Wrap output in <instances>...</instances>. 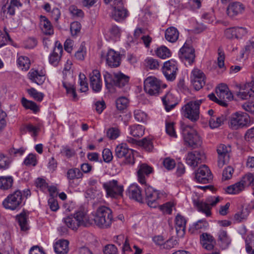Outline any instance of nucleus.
<instances>
[{"label":"nucleus","mask_w":254,"mask_h":254,"mask_svg":"<svg viewBox=\"0 0 254 254\" xmlns=\"http://www.w3.org/2000/svg\"><path fill=\"white\" fill-rule=\"evenodd\" d=\"M128 104V100L125 97L119 98L116 100V107L118 110L123 111L126 109Z\"/></svg>","instance_id":"obj_50"},{"label":"nucleus","mask_w":254,"mask_h":254,"mask_svg":"<svg viewBox=\"0 0 254 254\" xmlns=\"http://www.w3.org/2000/svg\"><path fill=\"white\" fill-rule=\"evenodd\" d=\"M179 32L177 28L174 27H170L167 29L165 31L166 39L171 43L176 42L179 37Z\"/></svg>","instance_id":"obj_35"},{"label":"nucleus","mask_w":254,"mask_h":254,"mask_svg":"<svg viewBox=\"0 0 254 254\" xmlns=\"http://www.w3.org/2000/svg\"><path fill=\"white\" fill-rule=\"evenodd\" d=\"M28 94L37 101H41L43 100L44 95L43 93L38 92L35 89L31 88L27 90Z\"/></svg>","instance_id":"obj_53"},{"label":"nucleus","mask_w":254,"mask_h":254,"mask_svg":"<svg viewBox=\"0 0 254 254\" xmlns=\"http://www.w3.org/2000/svg\"><path fill=\"white\" fill-rule=\"evenodd\" d=\"M251 123L249 115L244 112H236L230 118L229 127L234 130H237L247 127Z\"/></svg>","instance_id":"obj_6"},{"label":"nucleus","mask_w":254,"mask_h":254,"mask_svg":"<svg viewBox=\"0 0 254 254\" xmlns=\"http://www.w3.org/2000/svg\"><path fill=\"white\" fill-rule=\"evenodd\" d=\"M17 64L22 70H27L30 65L29 58L25 56H20L17 60Z\"/></svg>","instance_id":"obj_44"},{"label":"nucleus","mask_w":254,"mask_h":254,"mask_svg":"<svg viewBox=\"0 0 254 254\" xmlns=\"http://www.w3.org/2000/svg\"><path fill=\"white\" fill-rule=\"evenodd\" d=\"M217 64L219 68L224 66L225 54L222 49L219 47L218 49Z\"/></svg>","instance_id":"obj_56"},{"label":"nucleus","mask_w":254,"mask_h":254,"mask_svg":"<svg viewBox=\"0 0 254 254\" xmlns=\"http://www.w3.org/2000/svg\"><path fill=\"white\" fill-rule=\"evenodd\" d=\"M93 221L101 228L110 227L113 221L112 211L104 206L99 207L96 210Z\"/></svg>","instance_id":"obj_2"},{"label":"nucleus","mask_w":254,"mask_h":254,"mask_svg":"<svg viewBox=\"0 0 254 254\" xmlns=\"http://www.w3.org/2000/svg\"><path fill=\"white\" fill-rule=\"evenodd\" d=\"M23 163L27 166H36L37 164V159L35 155L33 154H29L25 159Z\"/></svg>","instance_id":"obj_55"},{"label":"nucleus","mask_w":254,"mask_h":254,"mask_svg":"<svg viewBox=\"0 0 254 254\" xmlns=\"http://www.w3.org/2000/svg\"><path fill=\"white\" fill-rule=\"evenodd\" d=\"M146 66L150 69H156L159 67V63L157 60L152 58H148L145 60Z\"/></svg>","instance_id":"obj_52"},{"label":"nucleus","mask_w":254,"mask_h":254,"mask_svg":"<svg viewBox=\"0 0 254 254\" xmlns=\"http://www.w3.org/2000/svg\"><path fill=\"white\" fill-rule=\"evenodd\" d=\"M174 123H166V131L167 133L170 136L176 138L177 137V134L175 131Z\"/></svg>","instance_id":"obj_57"},{"label":"nucleus","mask_w":254,"mask_h":254,"mask_svg":"<svg viewBox=\"0 0 254 254\" xmlns=\"http://www.w3.org/2000/svg\"><path fill=\"white\" fill-rule=\"evenodd\" d=\"M13 180L11 177H0V189L7 190L11 188Z\"/></svg>","instance_id":"obj_39"},{"label":"nucleus","mask_w":254,"mask_h":254,"mask_svg":"<svg viewBox=\"0 0 254 254\" xmlns=\"http://www.w3.org/2000/svg\"><path fill=\"white\" fill-rule=\"evenodd\" d=\"M218 242L223 249L227 248L231 242V240L227 234V231L220 230L218 232Z\"/></svg>","instance_id":"obj_32"},{"label":"nucleus","mask_w":254,"mask_h":254,"mask_svg":"<svg viewBox=\"0 0 254 254\" xmlns=\"http://www.w3.org/2000/svg\"><path fill=\"white\" fill-rule=\"evenodd\" d=\"M220 201L219 196H210L203 201L194 200V204L198 211L201 212L209 217L211 215V210L212 207L215 206Z\"/></svg>","instance_id":"obj_8"},{"label":"nucleus","mask_w":254,"mask_h":254,"mask_svg":"<svg viewBox=\"0 0 254 254\" xmlns=\"http://www.w3.org/2000/svg\"><path fill=\"white\" fill-rule=\"evenodd\" d=\"M87 210L84 207H80L74 213L80 227H87L92 225L93 219L87 213Z\"/></svg>","instance_id":"obj_15"},{"label":"nucleus","mask_w":254,"mask_h":254,"mask_svg":"<svg viewBox=\"0 0 254 254\" xmlns=\"http://www.w3.org/2000/svg\"><path fill=\"white\" fill-rule=\"evenodd\" d=\"M161 87L165 88L166 85H162L161 81L155 77H148L144 81V91L150 95H158L160 92Z\"/></svg>","instance_id":"obj_10"},{"label":"nucleus","mask_w":254,"mask_h":254,"mask_svg":"<svg viewBox=\"0 0 254 254\" xmlns=\"http://www.w3.org/2000/svg\"><path fill=\"white\" fill-rule=\"evenodd\" d=\"M90 85L92 90L95 92H99L101 91L102 86V82L101 78V74L99 70H93L89 74Z\"/></svg>","instance_id":"obj_22"},{"label":"nucleus","mask_w":254,"mask_h":254,"mask_svg":"<svg viewBox=\"0 0 254 254\" xmlns=\"http://www.w3.org/2000/svg\"><path fill=\"white\" fill-rule=\"evenodd\" d=\"M184 144L191 149L201 146L202 141L198 132L192 127L187 126L182 128Z\"/></svg>","instance_id":"obj_1"},{"label":"nucleus","mask_w":254,"mask_h":254,"mask_svg":"<svg viewBox=\"0 0 254 254\" xmlns=\"http://www.w3.org/2000/svg\"><path fill=\"white\" fill-rule=\"evenodd\" d=\"M155 53L157 57L162 59L169 58L171 55L170 50L164 46L158 48L155 51Z\"/></svg>","instance_id":"obj_42"},{"label":"nucleus","mask_w":254,"mask_h":254,"mask_svg":"<svg viewBox=\"0 0 254 254\" xmlns=\"http://www.w3.org/2000/svg\"><path fill=\"white\" fill-rule=\"evenodd\" d=\"M22 192L17 190L8 194L2 201V205L6 209L15 210L22 206Z\"/></svg>","instance_id":"obj_7"},{"label":"nucleus","mask_w":254,"mask_h":254,"mask_svg":"<svg viewBox=\"0 0 254 254\" xmlns=\"http://www.w3.org/2000/svg\"><path fill=\"white\" fill-rule=\"evenodd\" d=\"M246 251L249 254H254V235L247 236L245 240Z\"/></svg>","instance_id":"obj_45"},{"label":"nucleus","mask_w":254,"mask_h":254,"mask_svg":"<svg viewBox=\"0 0 254 254\" xmlns=\"http://www.w3.org/2000/svg\"><path fill=\"white\" fill-rule=\"evenodd\" d=\"M203 101V99L190 101L182 108L184 116L192 121H196L199 118V106Z\"/></svg>","instance_id":"obj_9"},{"label":"nucleus","mask_w":254,"mask_h":254,"mask_svg":"<svg viewBox=\"0 0 254 254\" xmlns=\"http://www.w3.org/2000/svg\"><path fill=\"white\" fill-rule=\"evenodd\" d=\"M63 86L66 89V92L67 96L72 101H77L78 100V97L76 94L75 88L74 85L70 84H66L64 82H63Z\"/></svg>","instance_id":"obj_36"},{"label":"nucleus","mask_w":254,"mask_h":254,"mask_svg":"<svg viewBox=\"0 0 254 254\" xmlns=\"http://www.w3.org/2000/svg\"><path fill=\"white\" fill-rule=\"evenodd\" d=\"M153 171V169L147 164L144 163L140 165L137 171L138 180L140 183L145 184V176H148Z\"/></svg>","instance_id":"obj_27"},{"label":"nucleus","mask_w":254,"mask_h":254,"mask_svg":"<svg viewBox=\"0 0 254 254\" xmlns=\"http://www.w3.org/2000/svg\"><path fill=\"white\" fill-rule=\"evenodd\" d=\"M21 103L25 108L30 109L34 112H37L39 110L38 106L35 102L27 100L25 98H22Z\"/></svg>","instance_id":"obj_47"},{"label":"nucleus","mask_w":254,"mask_h":254,"mask_svg":"<svg viewBox=\"0 0 254 254\" xmlns=\"http://www.w3.org/2000/svg\"><path fill=\"white\" fill-rule=\"evenodd\" d=\"M113 81L114 85L119 87H122L127 84L129 81V77L122 72L114 73Z\"/></svg>","instance_id":"obj_30"},{"label":"nucleus","mask_w":254,"mask_h":254,"mask_svg":"<svg viewBox=\"0 0 254 254\" xmlns=\"http://www.w3.org/2000/svg\"><path fill=\"white\" fill-rule=\"evenodd\" d=\"M105 81L107 88L109 90V91L113 92L114 84L113 81L112 75L110 74L106 75L105 76Z\"/></svg>","instance_id":"obj_62"},{"label":"nucleus","mask_w":254,"mask_h":254,"mask_svg":"<svg viewBox=\"0 0 254 254\" xmlns=\"http://www.w3.org/2000/svg\"><path fill=\"white\" fill-rule=\"evenodd\" d=\"M226 120V117L224 115H221L219 117H211L209 120V126L212 128H217L222 125Z\"/></svg>","instance_id":"obj_38"},{"label":"nucleus","mask_w":254,"mask_h":254,"mask_svg":"<svg viewBox=\"0 0 254 254\" xmlns=\"http://www.w3.org/2000/svg\"><path fill=\"white\" fill-rule=\"evenodd\" d=\"M237 97L242 100L254 98V81H251L240 86V91L236 94Z\"/></svg>","instance_id":"obj_17"},{"label":"nucleus","mask_w":254,"mask_h":254,"mask_svg":"<svg viewBox=\"0 0 254 254\" xmlns=\"http://www.w3.org/2000/svg\"><path fill=\"white\" fill-rule=\"evenodd\" d=\"M40 27L43 34L52 35L54 34V28L51 21L45 16H40Z\"/></svg>","instance_id":"obj_26"},{"label":"nucleus","mask_w":254,"mask_h":254,"mask_svg":"<svg viewBox=\"0 0 254 254\" xmlns=\"http://www.w3.org/2000/svg\"><path fill=\"white\" fill-rule=\"evenodd\" d=\"M216 93L217 97L212 93L208 95V97L210 100L223 107H227L228 102L231 101L233 97L228 86L224 84L219 85L216 89Z\"/></svg>","instance_id":"obj_3"},{"label":"nucleus","mask_w":254,"mask_h":254,"mask_svg":"<svg viewBox=\"0 0 254 254\" xmlns=\"http://www.w3.org/2000/svg\"><path fill=\"white\" fill-rule=\"evenodd\" d=\"M101 58L105 59L109 66L111 67H116L120 65L121 63V57L120 54L113 50H110L106 54L105 57L101 55Z\"/></svg>","instance_id":"obj_21"},{"label":"nucleus","mask_w":254,"mask_h":254,"mask_svg":"<svg viewBox=\"0 0 254 254\" xmlns=\"http://www.w3.org/2000/svg\"><path fill=\"white\" fill-rule=\"evenodd\" d=\"M16 219L22 231H26L29 229L27 223L28 215L24 211L18 215Z\"/></svg>","instance_id":"obj_37"},{"label":"nucleus","mask_w":254,"mask_h":254,"mask_svg":"<svg viewBox=\"0 0 254 254\" xmlns=\"http://www.w3.org/2000/svg\"><path fill=\"white\" fill-rule=\"evenodd\" d=\"M179 55L182 60H185L189 64H191L195 59L194 49L185 43L180 49Z\"/></svg>","instance_id":"obj_20"},{"label":"nucleus","mask_w":254,"mask_h":254,"mask_svg":"<svg viewBox=\"0 0 254 254\" xmlns=\"http://www.w3.org/2000/svg\"><path fill=\"white\" fill-rule=\"evenodd\" d=\"M70 32L72 36L76 35L81 29V24L77 21H74L70 24Z\"/></svg>","instance_id":"obj_58"},{"label":"nucleus","mask_w":254,"mask_h":254,"mask_svg":"<svg viewBox=\"0 0 254 254\" xmlns=\"http://www.w3.org/2000/svg\"><path fill=\"white\" fill-rule=\"evenodd\" d=\"M195 178L198 182L206 184L212 179V175L208 167L203 165L195 172Z\"/></svg>","instance_id":"obj_18"},{"label":"nucleus","mask_w":254,"mask_h":254,"mask_svg":"<svg viewBox=\"0 0 254 254\" xmlns=\"http://www.w3.org/2000/svg\"><path fill=\"white\" fill-rule=\"evenodd\" d=\"M177 70V62L175 61L171 60L164 63L162 71L168 80L173 81L176 78Z\"/></svg>","instance_id":"obj_14"},{"label":"nucleus","mask_w":254,"mask_h":254,"mask_svg":"<svg viewBox=\"0 0 254 254\" xmlns=\"http://www.w3.org/2000/svg\"><path fill=\"white\" fill-rule=\"evenodd\" d=\"M103 160L107 163H109L113 159V155L111 151L108 148L104 149L102 151Z\"/></svg>","instance_id":"obj_60"},{"label":"nucleus","mask_w":254,"mask_h":254,"mask_svg":"<svg viewBox=\"0 0 254 254\" xmlns=\"http://www.w3.org/2000/svg\"><path fill=\"white\" fill-rule=\"evenodd\" d=\"M62 52L63 46L61 43L57 41L53 52L49 56L50 63L54 66L57 65L60 60Z\"/></svg>","instance_id":"obj_24"},{"label":"nucleus","mask_w":254,"mask_h":254,"mask_svg":"<svg viewBox=\"0 0 254 254\" xmlns=\"http://www.w3.org/2000/svg\"><path fill=\"white\" fill-rule=\"evenodd\" d=\"M176 230L177 235L179 237H183L185 233L186 220L181 215H177L176 219Z\"/></svg>","instance_id":"obj_29"},{"label":"nucleus","mask_w":254,"mask_h":254,"mask_svg":"<svg viewBox=\"0 0 254 254\" xmlns=\"http://www.w3.org/2000/svg\"><path fill=\"white\" fill-rule=\"evenodd\" d=\"M244 188L251 185L254 186V177L252 174L248 173L245 175L240 181Z\"/></svg>","instance_id":"obj_48"},{"label":"nucleus","mask_w":254,"mask_h":254,"mask_svg":"<svg viewBox=\"0 0 254 254\" xmlns=\"http://www.w3.org/2000/svg\"><path fill=\"white\" fill-rule=\"evenodd\" d=\"M205 159V154L201 151H190L187 153L186 161L188 165L195 168Z\"/></svg>","instance_id":"obj_13"},{"label":"nucleus","mask_w":254,"mask_h":254,"mask_svg":"<svg viewBox=\"0 0 254 254\" xmlns=\"http://www.w3.org/2000/svg\"><path fill=\"white\" fill-rule=\"evenodd\" d=\"M115 156L118 158H124L121 165H133L135 163L133 150L128 148L126 143H121L115 149Z\"/></svg>","instance_id":"obj_5"},{"label":"nucleus","mask_w":254,"mask_h":254,"mask_svg":"<svg viewBox=\"0 0 254 254\" xmlns=\"http://www.w3.org/2000/svg\"><path fill=\"white\" fill-rule=\"evenodd\" d=\"M63 222L68 228L73 231H76L80 227L74 213L64 218Z\"/></svg>","instance_id":"obj_34"},{"label":"nucleus","mask_w":254,"mask_h":254,"mask_svg":"<svg viewBox=\"0 0 254 254\" xmlns=\"http://www.w3.org/2000/svg\"><path fill=\"white\" fill-rule=\"evenodd\" d=\"M200 242L203 248L207 250H212L215 243L213 237L207 233H203L201 235Z\"/></svg>","instance_id":"obj_31"},{"label":"nucleus","mask_w":254,"mask_h":254,"mask_svg":"<svg viewBox=\"0 0 254 254\" xmlns=\"http://www.w3.org/2000/svg\"><path fill=\"white\" fill-rule=\"evenodd\" d=\"M119 130L114 127L109 129L107 132V136L111 139L117 138L119 136Z\"/></svg>","instance_id":"obj_61"},{"label":"nucleus","mask_w":254,"mask_h":254,"mask_svg":"<svg viewBox=\"0 0 254 254\" xmlns=\"http://www.w3.org/2000/svg\"><path fill=\"white\" fill-rule=\"evenodd\" d=\"M79 84L80 86V90L81 92H86L88 90V83L86 81V77L84 74L80 73L79 75Z\"/></svg>","instance_id":"obj_54"},{"label":"nucleus","mask_w":254,"mask_h":254,"mask_svg":"<svg viewBox=\"0 0 254 254\" xmlns=\"http://www.w3.org/2000/svg\"><path fill=\"white\" fill-rule=\"evenodd\" d=\"M28 78L34 83L40 85L45 81V75L42 71H39L33 68L30 69L28 73Z\"/></svg>","instance_id":"obj_25"},{"label":"nucleus","mask_w":254,"mask_h":254,"mask_svg":"<svg viewBox=\"0 0 254 254\" xmlns=\"http://www.w3.org/2000/svg\"><path fill=\"white\" fill-rule=\"evenodd\" d=\"M172 95L170 93H167L165 96L162 97V100L163 105L167 112L170 111L172 109L174 108L176 105V104L172 103Z\"/></svg>","instance_id":"obj_41"},{"label":"nucleus","mask_w":254,"mask_h":254,"mask_svg":"<svg viewBox=\"0 0 254 254\" xmlns=\"http://www.w3.org/2000/svg\"><path fill=\"white\" fill-rule=\"evenodd\" d=\"M138 145L143 147L147 151H152L153 147L152 141L146 137L139 140Z\"/></svg>","instance_id":"obj_49"},{"label":"nucleus","mask_w":254,"mask_h":254,"mask_svg":"<svg viewBox=\"0 0 254 254\" xmlns=\"http://www.w3.org/2000/svg\"><path fill=\"white\" fill-rule=\"evenodd\" d=\"M233 172V169L230 166H228L223 170L222 179L227 180L231 178Z\"/></svg>","instance_id":"obj_63"},{"label":"nucleus","mask_w":254,"mask_h":254,"mask_svg":"<svg viewBox=\"0 0 254 254\" xmlns=\"http://www.w3.org/2000/svg\"><path fill=\"white\" fill-rule=\"evenodd\" d=\"M245 10V6L240 2H230L227 8V13L230 17H234L242 14Z\"/></svg>","instance_id":"obj_23"},{"label":"nucleus","mask_w":254,"mask_h":254,"mask_svg":"<svg viewBox=\"0 0 254 254\" xmlns=\"http://www.w3.org/2000/svg\"><path fill=\"white\" fill-rule=\"evenodd\" d=\"M144 191L145 200L148 205L150 207H156L158 205L157 201L159 197L158 192L149 186H146Z\"/></svg>","instance_id":"obj_19"},{"label":"nucleus","mask_w":254,"mask_h":254,"mask_svg":"<svg viewBox=\"0 0 254 254\" xmlns=\"http://www.w3.org/2000/svg\"><path fill=\"white\" fill-rule=\"evenodd\" d=\"M112 8L110 16L117 22L124 20L128 15V11L124 7L123 0H104Z\"/></svg>","instance_id":"obj_4"},{"label":"nucleus","mask_w":254,"mask_h":254,"mask_svg":"<svg viewBox=\"0 0 254 254\" xmlns=\"http://www.w3.org/2000/svg\"><path fill=\"white\" fill-rule=\"evenodd\" d=\"M129 197L138 202H143V197L140 188L136 185L132 184L128 189Z\"/></svg>","instance_id":"obj_28"},{"label":"nucleus","mask_w":254,"mask_h":254,"mask_svg":"<svg viewBox=\"0 0 254 254\" xmlns=\"http://www.w3.org/2000/svg\"><path fill=\"white\" fill-rule=\"evenodd\" d=\"M68 241L61 240L57 242L54 245L55 252L57 254H66L68 251Z\"/></svg>","instance_id":"obj_33"},{"label":"nucleus","mask_w":254,"mask_h":254,"mask_svg":"<svg viewBox=\"0 0 254 254\" xmlns=\"http://www.w3.org/2000/svg\"><path fill=\"white\" fill-rule=\"evenodd\" d=\"M242 108L246 111L254 115V101L244 103L242 105Z\"/></svg>","instance_id":"obj_64"},{"label":"nucleus","mask_w":254,"mask_h":254,"mask_svg":"<svg viewBox=\"0 0 254 254\" xmlns=\"http://www.w3.org/2000/svg\"><path fill=\"white\" fill-rule=\"evenodd\" d=\"M249 213L247 210H242L238 211L234 215V220L237 223H241L246 221L248 217Z\"/></svg>","instance_id":"obj_46"},{"label":"nucleus","mask_w":254,"mask_h":254,"mask_svg":"<svg viewBox=\"0 0 254 254\" xmlns=\"http://www.w3.org/2000/svg\"><path fill=\"white\" fill-rule=\"evenodd\" d=\"M231 150V147L225 144H221L217 147L218 166L219 168H222L229 162Z\"/></svg>","instance_id":"obj_16"},{"label":"nucleus","mask_w":254,"mask_h":254,"mask_svg":"<svg viewBox=\"0 0 254 254\" xmlns=\"http://www.w3.org/2000/svg\"><path fill=\"white\" fill-rule=\"evenodd\" d=\"M134 118L138 122H145L147 119V115L143 111L138 110L134 111Z\"/></svg>","instance_id":"obj_59"},{"label":"nucleus","mask_w":254,"mask_h":254,"mask_svg":"<svg viewBox=\"0 0 254 254\" xmlns=\"http://www.w3.org/2000/svg\"><path fill=\"white\" fill-rule=\"evenodd\" d=\"M38 129L39 128L38 127L29 124L26 125L24 127H21L20 128V131L22 133H25V130H27L29 132L32 133V135L33 136L35 137L37 135Z\"/></svg>","instance_id":"obj_51"},{"label":"nucleus","mask_w":254,"mask_h":254,"mask_svg":"<svg viewBox=\"0 0 254 254\" xmlns=\"http://www.w3.org/2000/svg\"><path fill=\"white\" fill-rule=\"evenodd\" d=\"M190 79L196 90L202 88L206 83V77L204 73L198 68H194L192 70Z\"/></svg>","instance_id":"obj_12"},{"label":"nucleus","mask_w":254,"mask_h":254,"mask_svg":"<svg viewBox=\"0 0 254 254\" xmlns=\"http://www.w3.org/2000/svg\"><path fill=\"white\" fill-rule=\"evenodd\" d=\"M130 134L134 137H140L144 133V127L139 125L130 126Z\"/></svg>","instance_id":"obj_40"},{"label":"nucleus","mask_w":254,"mask_h":254,"mask_svg":"<svg viewBox=\"0 0 254 254\" xmlns=\"http://www.w3.org/2000/svg\"><path fill=\"white\" fill-rule=\"evenodd\" d=\"M106 190L108 196L114 198H117L122 196L124 190L123 186L119 185L117 180H113L105 183L103 185Z\"/></svg>","instance_id":"obj_11"},{"label":"nucleus","mask_w":254,"mask_h":254,"mask_svg":"<svg viewBox=\"0 0 254 254\" xmlns=\"http://www.w3.org/2000/svg\"><path fill=\"white\" fill-rule=\"evenodd\" d=\"M82 173L78 168L69 169L66 173V177L68 180H74L82 178Z\"/></svg>","instance_id":"obj_43"}]
</instances>
